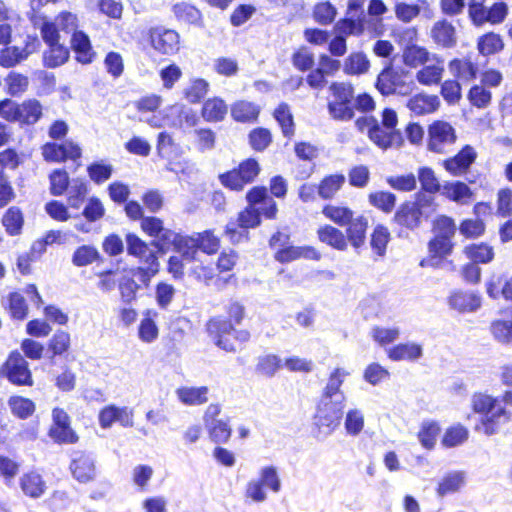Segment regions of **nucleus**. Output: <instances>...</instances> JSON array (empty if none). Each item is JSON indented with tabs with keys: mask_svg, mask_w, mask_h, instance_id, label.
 <instances>
[{
	"mask_svg": "<svg viewBox=\"0 0 512 512\" xmlns=\"http://www.w3.org/2000/svg\"><path fill=\"white\" fill-rule=\"evenodd\" d=\"M348 375L344 369L335 368L322 390L314 415L313 436L319 441L326 439L340 426L346 400L341 386Z\"/></svg>",
	"mask_w": 512,
	"mask_h": 512,
	"instance_id": "nucleus-1",
	"label": "nucleus"
},
{
	"mask_svg": "<svg viewBox=\"0 0 512 512\" xmlns=\"http://www.w3.org/2000/svg\"><path fill=\"white\" fill-rule=\"evenodd\" d=\"M473 411L481 415L483 432L487 436L497 434L502 425L511 420V412L499 406V398L486 393H474L471 398Z\"/></svg>",
	"mask_w": 512,
	"mask_h": 512,
	"instance_id": "nucleus-2",
	"label": "nucleus"
},
{
	"mask_svg": "<svg viewBox=\"0 0 512 512\" xmlns=\"http://www.w3.org/2000/svg\"><path fill=\"white\" fill-rule=\"evenodd\" d=\"M375 87L383 96L394 94L406 96L412 93L415 83L409 71L390 64L377 76Z\"/></svg>",
	"mask_w": 512,
	"mask_h": 512,
	"instance_id": "nucleus-3",
	"label": "nucleus"
},
{
	"mask_svg": "<svg viewBox=\"0 0 512 512\" xmlns=\"http://www.w3.org/2000/svg\"><path fill=\"white\" fill-rule=\"evenodd\" d=\"M260 173V165L254 158L242 161L238 167L219 175L220 183L233 191H241L251 184Z\"/></svg>",
	"mask_w": 512,
	"mask_h": 512,
	"instance_id": "nucleus-4",
	"label": "nucleus"
},
{
	"mask_svg": "<svg viewBox=\"0 0 512 512\" xmlns=\"http://www.w3.org/2000/svg\"><path fill=\"white\" fill-rule=\"evenodd\" d=\"M1 372L14 385L30 386L33 383L28 362L17 350L9 354L7 360L2 365Z\"/></svg>",
	"mask_w": 512,
	"mask_h": 512,
	"instance_id": "nucleus-5",
	"label": "nucleus"
},
{
	"mask_svg": "<svg viewBox=\"0 0 512 512\" xmlns=\"http://www.w3.org/2000/svg\"><path fill=\"white\" fill-rule=\"evenodd\" d=\"M456 139L455 129L448 122L438 120L428 127L427 148L431 152L445 153V146L455 143Z\"/></svg>",
	"mask_w": 512,
	"mask_h": 512,
	"instance_id": "nucleus-6",
	"label": "nucleus"
},
{
	"mask_svg": "<svg viewBox=\"0 0 512 512\" xmlns=\"http://www.w3.org/2000/svg\"><path fill=\"white\" fill-rule=\"evenodd\" d=\"M53 424L48 435L58 444H74L78 436L70 426V417L67 412L59 407L52 410Z\"/></svg>",
	"mask_w": 512,
	"mask_h": 512,
	"instance_id": "nucleus-7",
	"label": "nucleus"
},
{
	"mask_svg": "<svg viewBox=\"0 0 512 512\" xmlns=\"http://www.w3.org/2000/svg\"><path fill=\"white\" fill-rule=\"evenodd\" d=\"M42 155L47 162H65L68 159L78 160L82 156L80 146L71 140L62 143L47 142L42 146Z\"/></svg>",
	"mask_w": 512,
	"mask_h": 512,
	"instance_id": "nucleus-8",
	"label": "nucleus"
},
{
	"mask_svg": "<svg viewBox=\"0 0 512 512\" xmlns=\"http://www.w3.org/2000/svg\"><path fill=\"white\" fill-rule=\"evenodd\" d=\"M69 469L73 478L79 483L86 484L96 478L95 458L91 453L73 452Z\"/></svg>",
	"mask_w": 512,
	"mask_h": 512,
	"instance_id": "nucleus-9",
	"label": "nucleus"
},
{
	"mask_svg": "<svg viewBox=\"0 0 512 512\" xmlns=\"http://www.w3.org/2000/svg\"><path fill=\"white\" fill-rule=\"evenodd\" d=\"M152 47L160 54L172 55L179 50V35L172 29L152 27L149 29Z\"/></svg>",
	"mask_w": 512,
	"mask_h": 512,
	"instance_id": "nucleus-10",
	"label": "nucleus"
},
{
	"mask_svg": "<svg viewBox=\"0 0 512 512\" xmlns=\"http://www.w3.org/2000/svg\"><path fill=\"white\" fill-rule=\"evenodd\" d=\"M476 158L477 152L467 144L456 155L445 159L442 165L450 175L460 177L470 170Z\"/></svg>",
	"mask_w": 512,
	"mask_h": 512,
	"instance_id": "nucleus-11",
	"label": "nucleus"
},
{
	"mask_svg": "<svg viewBox=\"0 0 512 512\" xmlns=\"http://www.w3.org/2000/svg\"><path fill=\"white\" fill-rule=\"evenodd\" d=\"M208 333L215 339V344L227 352H234L235 346L230 340L235 328L231 322L222 317H215L207 323Z\"/></svg>",
	"mask_w": 512,
	"mask_h": 512,
	"instance_id": "nucleus-12",
	"label": "nucleus"
},
{
	"mask_svg": "<svg viewBox=\"0 0 512 512\" xmlns=\"http://www.w3.org/2000/svg\"><path fill=\"white\" fill-rule=\"evenodd\" d=\"M424 212L419 209L418 203L405 201L396 209L393 222L409 230H415L420 227Z\"/></svg>",
	"mask_w": 512,
	"mask_h": 512,
	"instance_id": "nucleus-13",
	"label": "nucleus"
},
{
	"mask_svg": "<svg viewBox=\"0 0 512 512\" xmlns=\"http://www.w3.org/2000/svg\"><path fill=\"white\" fill-rule=\"evenodd\" d=\"M320 260L321 254L312 246H294L291 242L284 248H278L274 259L281 263H290L297 259Z\"/></svg>",
	"mask_w": 512,
	"mask_h": 512,
	"instance_id": "nucleus-14",
	"label": "nucleus"
},
{
	"mask_svg": "<svg viewBox=\"0 0 512 512\" xmlns=\"http://www.w3.org/2000/svg\"><path fill=\"white\" fill-rule=\"evenodd\" d=\"M369 139L379 148L387 150L393 145L401 146L403 144V136L401 131H391L381 126L379 122L374 123L370 128Z\"/></svg>",
	"mask_w": 512,
	"mask_h": 512,
	"instance_id": "nucleus-15",
	"label": "nucleus"
},
{
	"mask_svg": "<svg viewBox=\"0 0 512 512\" xmlns=\"http://www.w3.org/2000/svg\"><path fill=\"white\" fill-rule=\"evenodd\" d=\"M19 486L23 494L31 499L41 498L47 490L45 480L36 471L23 473L19 478Z\"/></svg>",
	"mask_w": 512,
	"mask_h": 512,
	"instance_id": "nucleus-16",
	"label": "nucleus"
},
{
	"mask_svg": "<svg viewBox=\"0 0 512 512\" xmlns=\"http://www.w3.org/2000/svg\"><path fill=\"white\" fill-rule=\"evenodd\" d=\"M71 48L75 59L81 64H90L94 61V52L89 36L83 31H74L71 37Z\"/></svg>",
	"mask_w": 512,
	"mask_h": 512,
	"instance_id": "nucleus-17",
	"label": "nucleus"
},
{
	"mask_svg": "<svg viewBox=\"0 0 512 512\" xmlns=\"http://www.w3.org/2000/svg\"><path fill=\"white\" fill-rule=\"evenodd\" d=\"M449 305L458 312H474L481 306V298L474 292L455 291L449 297Z\"/></svg>",
	"mask_w": 512,
	"mask_h": 512,
	"instance_id": "nucleus-18",
	"label": "nucleus"
},
{
	"mask_svg": "<svg viewBox=\"0 0 512 512\" xmlns=\"http://www.w3.org/2000/svg\"><path fill=\"white\" fill-rule=\"evenodd\" d=\"M440 194L450 201L466 204L472 198L471 188L462 181H445Z\"/></svg>",
	"mask_w": 512,
	"mask_h": 512,
	"instance_id": "nucleus-19",
	"label": "nucleus"
},
{
	"mask_svg": "<svg viewBox=\"0 0 512 512\" xmlns=\"http://www.w3.org/2000/svg\"><path fill=\"white\" fill-rule=\"evenodd\" d=\"M431 36L435 43L444 48H452L456 45L455 27L447 20L436 22L432 27Z\"/></svg>",
	"mask_w": 512,
	"mask_h": 512,
	"instance_id": "nucleus-20",
	"label": "nucleus"
},
{
	"mask_svg": "<svg viewBox=\"0 0 512 512\" xmlns=\"http://www.w3.org/2000/svg\"><path fill=\"white\" fill-rule=\"evenodd\" d=\"M70 346V334L64 330L58 329L47 343L46 356L53 361L57 356H64L69 351Z\"/></svg>",
	"mask_w": 512,
	"mask_h": 512,
	"instance_id": "nucleus-21",
	"label": "nucleus"
},
{
	"mask_svg": "<svg viewBox=\"0 0 512 512\" xmlns=\"http://www.w3.org/2000/svg\"><path fill=\"white\" fill-rule=\"evenodd\" d=\"M422 356V346L414 342L399 343L388 350V357L393 361H417Z\"/></svg>",
	"mask_w": 512,
	"mask_h": 512,
	"instance_id": "nucleus-22",
	"label": "nucleus"
},
{
	"mask_svg": "<svg viewBox=\"0 0 512 512\" xmlns=\"http://www.w3.org/2000/svg\"><path fill=\"white\" fill-rule=\"evenodd\" d=\"M146 266L133 268L131 273L137 277L145 288L149 287L151 279L156 276L160 270V263L156 253H149L143 262Z\"/></svg>",
	"mask_w": 512,
	"mask_h": 512,
	"instance_id": "nucleus-23",
	"label": "nucleus"
},
{
	"mask_svg": "<svg viewBox=\"0 0 512 512\" xmlns=\"http://www.w3.org/2000/svg\"><path fill=\"white\" fill-rule=\"evenodd\" d=\"M346 229L347 240L350 244L358 249L365 243L366 231L368 228V220L364 216L353 218L349 222Z\"/></svg>",
	"mask_w": 512,
	"mask_h": 512,
	"instance_id": "nucleus-24",
	"label": "nucleus"
},
{
	"mask_svg": "<svg viewBox=\"0 0 512 512\" xmlns=\"http://www.w3.org/2000/svg\"><path fill=\"white\" fill-rule=\"evenodd\" d=\"M321 242L333 247L334 249L344 251L347 249V239L344 233L331 225H324L317 231Z\"/></svg>",
	"mask_w": 512,
	"mask_h": 512,
	"instance_id": "nucleus-25",
	"label": "nucleus"
},
{
	"mask_svg": "<svg viewBox=\"0 0 512 512\" xmlns=\"http://www.w3.org/2000/svg\"><path fill=\"white\" fill-rule=\"evenodd\" d=\"M228 112V106L221 98L214 97L204 102L202 106V117L207 122H220L224 120Z\"/></svg>",
	"mask_w": 512,
	"mask_h": 512,
	"instance_id": "nucleus-26",
	"label": "nucleus"
},
{
	"mask_svg": "<svg viewBox=\"0 0 512 512\" xmlns=\"http://www.w3.org/2000/svg\"><path fill=\"white\" fill-rule=\"evenodd\" d=\"M439 106L437 96L418 94L408 100L407 107L415 115H425L434 112Z\"/></svg>",
	"mask_w": 512,
	"mask_h": 512,
	"instance_id": "nucleus-27",
	"label": "nucleus"
},
{
	"mask_svg": "<svg viewBox=\"0 0 512 512\" xmlns=\"http://www.w3.org/2000/svg\"><path fill=\"white\" fill-rule=\"evenodd\" d=\"M2 225L10 236L20 235L24 225V216L19 207H9L2 217Z\"/></svg>",
	"mask_w": 512,
	"mask_h": 512,
	"instance_id": "nucleus-28",
	"label": "nucleus"
},
{
	"mask_svg": "<svg viewBox=\"0 0 512 512\" xmlns=\"http://www.w3.org/2000/svg\"><path fill=\"white\" fill-rule=\"evenodd\" d=\"M69 57L70 51L63 44L49 46L43 52V65L47 68H57L65 64Z\"/></svg>",
	"mask_w": 512,
	"mask_h": 512,
	"instance_id": "nucleus-29",
	"label": "nucleus"
},
{
	"mask_svg": "<svg viewBox=\"0 0 512 512\" xmlns=\"http://www.w3.org/2000/svg\"><path fill=\"white\" fill-rule=\"evenodd\" d=\"M102 260L98 249L93 245H81L72 254L71 262L76 267H85Z\"/></svg>",
	"mask_w": 512,
	"mask_h": 512,
	"instance_id": "nucleus-30",
	"label": "nucleus"
},
{
	"mask_svg": "<svg viewBox=\"0 0 512 512\" xmlns=\"http://www.w3.org/2000/svg\"><path fill=\"white\" fill-rule=\"evenodd\" d=\"M273 117L281 127L284 137L290 138L294 135V118L287 103H280L274 110Z\"/></svg>",
	"mask_w": 512,
	"mask_h": 512,
	"instance_id": "nucleus-31",
	"label": "nucleus"
},
{
	"mask_svg": "<svg viewBox=\"0 0 512 512\" xmlns=\"http://www.w3.org/2000/svg\"><path fill=\"white\" fill-rule=\"evenodd\" d=\"M176 394L185 405H201L208 400V388L206 386L181 387L176 390Z\"/></svg>",
	"mask_w": 512,
	"mask_h": 512,
	"instance_id": "nucleus-32",
	"label": "nucleus"
},
{
	"mask_svg": "<svg viewBox=\"0 0 512 512\" xmlns=\"http://www.w3.org/2000/svg\"><path fill=\"white\" fill-rule=\"evenodd\" d=\"M465 255L475 264H487L494 258L493 247L481 242L470 244L464 248Z\"/></svg>",
	"mask_w": 512,
	"mask_h": 512,
	"instance_id": "nucleus-33",
	"label": "nucleus"
},
{
	"mask_svg": "<svg viewBox=\"0 0 512 512\" xmlns=\"http://www.w3.org/2000/svg\"><path fill=\"white\" fill-rule=\"evenodd\" d=\"M43 107L37 99H28L21 103V125L36 124L43 116Z\"/></svg>",
	"mask_w": 512,
	"mask_h": 512,
	"instance_id": "nucleus-34",
	"label": "nucleus"
},
{
	"mask_svg": "<svg viewBox=\"0 0 512 512\" xmlns=\"http://www.w3.org/2000/svg\"><path fill=\"white\" fill-rule=\"evenodd\" d=\"M260 109L248 101H238L231 107V116L237 122H251L258 118Z\"/></svg>",
	"mask_w": 512,
	"mask_h": 512,
	"instance_id": "nucleus-35",
	"label": "nucleus"
},
{
	"mask_svg": "<svg viewBox=\"0 0 512 512\" xmlns=\"http://www.w3.org/2000/svg\"><path fill=\"white\" fill-rule=\"evenodd\" d=\"M126 251L127 254L138 258L141 262L147 258L149 253H156L154 250L149 248V244L142 240L135 233L129 232L125 236Z\"/></svg>",
	"mask_w": 512,
	"mask_h": 512,
	"instance_id": "nucleus-36",
	"label": "nucleus"
},
{
	"mask_svg": "<svg viewBox=\"0 0 512 512\" xmlns=\"http://www.w3.org/2000/svg\"><path fill=\"white\" fill-rule=\"evenodd\" d=\"M345 181L346 178L343 174H332L324 177L318 185V195L324 200L333 198Z\"/></svg>",
	"mask_w": 512,
	"mask_h": 512,
	"instance_id": "nucleus-37",
	"label": "nucleus"
},
{
	"mask_svg": "<svg viewBox=\"0 0 512 512\" xmlns=\"http://www.w3.org/2000/svg\"><path fill=\"white\" fill-rule=\"evenodd\" d=\"M31 51L28 47L19 48L17 46L5 47L0 50V65L4 68H11L25 60Z\"/></svg>",
	"mask_w": 512,
	"mask_h": 512,
	"instance_id": "nucleus-38",
	"label": "nucleus"
},
{
	"mask_svg": "<svg viewBox=\"0 0 512 512\" xmlns=\"http://www.w3.org/2000/svg\"><path fill=\"white\" fill-rule=\"evenodd\" d=\"M416 178L419 180L423 192L430 194L441 192L443 184L440 183L431 167H420Z\"/></svg>",
	"mask_w": 512,
	"mask_h": 512,
	"instance_id": "nucleus-39",
	"label": "nucleus"
},
{
	"mask_svg": "<svg viewBox=\"0 0 512 512\" xmlns=\"http://www.w3.org/2000/svg\"><path fill=\"white\" fill-rule=\"evenodd\" d=\"M8 406L12 414L19 419H27L35 411L34 402L22 396H11L8 400Z\"/></svg>",
	"mask_w": 512,
	"mask_h": 512,
	"instance_id": "nucleus-40",
	"label": "nucleus"
},
{
	"mask_svg": "<svg viewBox=\"0 0 512 512\" xmlns=\"http://www.w3.org/2000/svg\"><path fill=\"white\" fill-rule=\"evenodd\" d=\"M281 362L280 357L275 354L259 356L255 371L262 376L272 378L281 368Z\"/></svg>",
	"mask_w": 512,
	"mask_h": 512,
	"instance_id": "nucleus-41",
	"label": "nucleus"
},
{
	"mask_svg": "<svg viewBox=\"0 0 512 512\" xmlns=\"http://www.w3.org/2000/svg\"><path fill=\"white\" fill-rule=\"evenodd\" d=\"M390 239L391 235L388 228L382 224L376 225L375 228L373 229L370 239V245L372 250L378 256H384Z\"/></svg>",
	"mask_w": 512,
	"mask_h": 512,
	"instance_id": "nucleus-42",
	"label": "nucleus"
},
{
	"mask_svg": "<svg viewBox=\"0 0 512 512\" xmlns=\"http://www.w3.org/2000/svg\"><path fill=\"white\" fill-rule=\"evenodd\" d=\"M173 11L178 20L201 26L202 25V14L193 5L187 3H178L174 5Z\"/></svg>",
	"mask_w": 512,
	"mask_h": 512,
	"instance_id": "nucleus-43",
	"label": "nucleus"
},
{
	"mask_svg": "<svg viewBox=\"0 0 512 512\" xmlns=\"http://www.w3.org/2000/svg\"><path fill=\"white\" fill-rule=\"evenodd\" d=\"M336 28L345 35H361L365 29V15H348L336 24Z\"/></svg>",
	"mask_w": 512,
	"mask_h": 512,
	"instance_id": "nucleus-44",
	"label": "nucleus"
},
{
	"mask_svg": "<svg viewBox=\"0 0 512 512\" xmlns=\"http://www.w3.org/2000/svg\"><path fill=\"white\" fill-rule=\"evenodd\" d=\"M370 205L383 211L384 213H390L397 201V197L394 193L389 191H377L372 192L368 196Z\"/></svg>",
	"mask_w": 512,
	"mask_h": 512,
	"instance_id": "nucleus-45",
	"label": "nucleus"
},
{
	"mask_svg": "<svg viewBox=\"0 0 512 512\" xmlns=\"http://www.w3.org/2000/svg\"><path fill=\"white\" fill-rule=\"evenodd\" d=\"M322 213L339 226H346L354 218L353 211L348 207L326 205L323 207Z\"/></svg>",
	"mask_w": 512,
	"mask_h": 512,
	"instance_id": "nucleus-46",
	"label": "nucleus"
},
{
	"mask_svg": "<svg viewBox=\"0 0 512 512\" xmlns=\"http://www.w3.org/2000/svg\"><path fill=\"white\" fill-rule=\"evenodd\" d=\"M208 430L210 439L215 443H226L231 437V427L229 420L219 419L215 422H210L205 426Z\"/></svg>",
	"mask_w": 512,
	"mask_h": 512,
	"instance_id": "nucleus-47",
	"label": "nucleus"
},
{
	"mask_svg": "<svg viewBox=\"0 0 512 512\" xmlns=\"http://www.w3.org/2000/svg\"><path fill=\"white\" fill-rule=\"evenodd\" d=\"M176 245L174 249L176 252L181 254V257L189 262L194 261L196 259V255L198 252V246L195 239V235L193 236H181L176 238Z\"/></svg>",
	"mask_w": 512,
	"mask_h": 512,
	"instance_id": "nucleus-48",
	"label": "nucleus"
},
{
	"mask_svg": "<svg viewBox=\"0 0 512 512\" xmlns=\"http://www.w3.org/2000/svg\"><path fill=\"white\" fill-rule=\"evenodd\" d=\"M370 66L366 55L359 53L350 54L344 63V72L350 75L363 74L368 71Z\"/></svg>",
	"mask_w": 512,
	"mask_h": 512,
	"instance_id": "nucleus-49",
	"label": "nucleus"
},
{
	"mask_svg": "<svg viewBox=\"0 0 512 512\" xmlns=\"http://www.w3.org/2000/svg\"><path fill=\"white\" fill-rule=\"evenodd\" d=\"M7 301L12 318L24 320L27 317L28 305L25 298L19 292H10L7 296Z\"/></svg>",
	"mask_w": 512,
	"mask_h": 512,
	"instance_id": "nucleus-50",
	"label": "nucleus"
},
{
	"mask_svg": "<svg viewBox=\"0 0 512 512\" xmlns=\"http://www.w3.org/2000/svg\"><path fill=\"white\" fill-rule=\"evenodd\" d=\"M465 474L457 471L447 474L438 485L437 492L440 496L456 492L464 484Z\"/></svg>",
	"mask_w": 512,
	"mask_h": 512,
	"instance_id": "nucleus-51",
	"label": "nucleus"
},
{
	"mask_svg": "<svg viewBox=\"0 0 512 512\" xmlns=\"http://www.w3.org/2000/svg\"><path fill=\"white\" fill-rule=\"evenodd\" d=\"M87 173L94 183L102 184L112 176L113 167L103 160L94 161L87 166Z\"/></svg>",
	"mask_w": 512,
	"mask_h": 512,
	"instance_id": "nucleus-52",
	"label": "nucleus"
},
{
	"mask_svg": "<svg viewBox=\"0 0 512 512\" xmlns=\"http://www.w3.org/2000/svg\"><path fill=\"white\" fill-rule=\"evenodd\" d=\"M50 193L53 196H61L70 184L69 175L64 169H54L49 175Z\"/></svg>",
	"mask_w": 512,
	"mask_h": 512,
	"instance_id": "nucleus-53",
	"label": "nucleus"
},
{
	"mask_svg": "<svg viewBox=\"0 0 512 512\" xmlns=\"http://www.w3.org/2000/svg\"><path fill=\"white\" fill-rule=\"evenodd\" d=\"M429 59V52L417 45L407 46L403 52V61L407 66L417 67Z\"/></svg>",
	"mask_w": 512,
	"mask_h": 512,
	"instance_id": "nucleus-54",
	"label": "nucleus"
},
{
	"mask_svg": "<svg viewBox=\"0 0 512 512\" xmlns=\"http://www.w3.org/2000/svg\"><path fill=\"white\" fill-rule=\"evenodd\" d=\"M468 436V430L460 424L449 427L442 438V445L447 448L456 447L464 443Z\"/></svg>",
	"mask_w": 512,
	"mask_h": 512,
	"instance_id": "nucleus-55",
	"label": "nucleus"
},
{
	"mask_svg": "<svg viewBox=\"0 0 512 512\" xmlns=\"http://www.w3.org/2000/svg\"><path fill=\"white\" fill-rule=\"evenodd\" d=\"M386 183L394 190L411 192L417 187V178L413 173L405 175L388 176Z\"/></svg>",
	"mask_w": 512,
	"mask_h": 512,
	"instance_id": "nucleus-56",
	"label": "nucleus"
},
{
	"mask_svg": "<svg viewBox=\"0 0 512 512\" xmlns=\"http://www.w3.org/2000/svg\"><path fill=\"white\" fill-rule=\"evenodd\" d=\"M198 250L206 254H215L220 248V240L211 230L195 234Z\"/></svg>",
	"mask_w": 512,
	"mask_h": 512,
	"instance_id": "nucleus-57",
	"label": "nucleus"
},
{
	"mask_svg": "<svg viewBox=\"0 0 512 512\" xmlns=\"http://www.w3.org/2000/svg\"><path fill=\"white\" fill-rule=\"evenodd\" d=\"M293 66L301 71H310L315 65V57L307 47H301L295 51L291 58Z\"/></svg>",
	"mask_w": 512,
	"mask_h": 512,
	"instance_id": "nucleus-58",
	"label": "nucleus"
},
{
	"mask_svg": "<svg viewBox=\"0 0 512 512\" xmlns=\"http://www.w3.org/2000/svg\"><path fill=\"white\" fill-rule=\"evenodd\" d=\"M337 15V9L329 1L321 2L315 5L313 9V18L320 25L331 24Z\"/></svg>",
	"mask_w": 512,
	"mask_h": 512,
	"instance_id": "nucleus-59",
	"label": "nucleus"
},
{
	"mask_svg": "<svg viewBox=\"0 0 512 512\" xmlns=\"http://www.w3.org/2000/svg\"><path fill=\"white\" fill-rule=\"evenodd\" d=\"M501 37L495 33H487L479 38L478 50L482 55H491L497 53L503 48Z\"/></svg>",
	"mask_w": 512,
	"mask_h": 512,
	"instance_id": "nucleus-60",
	"label": "nucleus"
},
{
	"mask_svg": "<svg viewBox=\"0 0 512 512\" xmlns=\"http://www.w3.org/2000/svg\"><path fill=\"white\" fill-rule=\"evenodd\" d=\"M87 192V184L83 179H73L72 185L69 190L68 205L71 208H80L86 197Z\"/></svg>",
	"mask_w": 512,
	"mask_h": 512,
	"instance_id": "nucleus-61",
	"label": "nucleus"
},
{
	"mask_svg": "<svg viewBox=\"0 0 512 512\" xmlns=\"http://www.w3.org/2000/svg\"><path fill=\"white\" fill-rule=\"evenodd\" d=\"M209 88V83L202 78L195 79L191 85L184 91L185 98L193 104L201 102L206 96Z\"/></svg>",
	"mask_w": 512,
	"mask_h": 512,
	"instance_id": "nucleus-62",
	"label": "nucleus"
},
{
	"mask_svg": "<svg viewBox=\"0 0 512 512\" xmlns=\"http://www.w3.org/2000/svg\"><path fill=\"white\" fill-rule=\"evenodd\" d=\"M439 431L440 428L436 422H424L418 432V439L421 445L426 449H432Z\"/></svg>",
	"mask_w": 512,
	"mask_h": 512,
	"instance_id": "nucleus-63",
	"label": "nucleus"
},
{
	"mask_svg": "<svg viewBox=\"0 0 512 512\" xmlns=\"http://www.w3.org/2000/svg\"><path fill=\"white\" fill-rule=\"evenodd\" d=\"M271 142V132L266 128L258 127L249 133V143L255 151H264Z\"/></svg>",
	"mask_w": 512,
	"mask_h": 512,
	"instance_id": "nucleus-64",
	"label": "nucleus"
}]
</instances>
